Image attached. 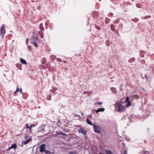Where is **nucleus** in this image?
Masks as SVG:
<instances>
[{
	"label": "nucleus",
	"instance_id": "9b49d317",
	"mask_svg": "<svg viewBox=\"0 0 154 154\" xmlns=\"http://www.w3.org/2000/svg\"><path fill=\"white\" fill-rule=\"evenodd\" d=\"M21 64L20 63H16L15 64L16 66L19 69L21 70L22 69Z\"/></svg>",
	"mask_w": 154,
	"mask_h": 154
},
{
	"label": "nucleus",
	"instance_id": "c9c22d12",
	"mask_svg": "<svg viewBox=\"0 0 154 154\" xmlns=\"http://www.w3.org/2000/svg\"><path fill=\"white\" fill-rule=\"evenodd\" d=\"M20 90V89L19 88L17 87L16 92H19V91Z\"/></svg>",
	"mask_w": 154,
	"mask_h": 154
},
{
	"label": "nucleus",
	"instance_id": "f8f14e48",
	"mask_svg": "<svg viewBox=\"0 0 154 154\" xmlns=\"http://www.w3.org/2000/svg\"><path fill=\"white\" fill-rule=\"evenodd\" d=\"M20 62L22 64H25L27 63V62L26 60L24 59L23 58H20Z\"/></svg>",
	"mask_w": 154,
	"mask_h": 154
},
{
	"label": "nucleus",
	"instance_id": "aec40b11",
	"mask_svg": "<svg viewBox=\"0 0 154 154\" xmlns=\"http://www.w3.org/2000/svg\"><path fill=\"white\" fill-rule=\"evenodd\" d=\"M50 65H51L50 62H48V63L46 64V67L48 69H50Z\"/></svg>",
	"mask_w": 154,
	"mask_h": 154
},
{
	"label": "nucleus",
	"instance_id": "393cba45",
	"mask_svg": "<svg viewBox=\"0 0 154 154\" xmlns=\"http://www.w3.org/2000/svg\"><path fill=\"white\" fill-rule=\"evenodd\" d=\"M136 6L138 8H142L143 7V6L140 5L139 3L137 4Z\"/></svg>",
	"mask_w": 154,
	"mask_h": 154
},
{
	"label": "nucleus",
	"instance_id": "4c0bfd02",
	"mask_svg": "<svg viewBox=\"0 0 154 154\" xmlns=\"http://www.w3.org/2000/svg\"><path fill=\"white\" fill-rule=\"evenodd\" d=\"M5 70L6 72H8L9 70L8 69L6 66L5 67Z\"/></svg>",
	"mask_w": 154,
	"mask_h": 154
},
{
	"label": "nucleus",
	"instance_id": "423d86ee",
	"mask_svg": "<svg viewBox=\"0 0 154 154\" xmlns=\"http://www.w3.org/2000/svg\"><path fill=\"white\" fill-rule=\"evenodd\" d=\"M17 145L16 143H12L11 144V146L9 147L6 150L9 151L12 149H14V150H15V149H17Z\"/></svg>",
	"mask_w": 154,
	"mask_h": 154
},
{
	"label": "nucleus",
	"instance_id": "473e14b6",
	"mask_svg": "<svg viewBox=\"0 0 154 154\" xmlns=\"http://www.w3.org/2000/svg\"><path fill=\"white\" fill-rule=\"evenodd\" d=\"M95 27L97 29H99V30H100L101 29V28H100V27L98 26H97L96 25L95 26Z\"/></svg>",
	"mask_w": 154,
	"mask_h": 154
},
{
	"label": "nucleus",
	"instance_id": "8fccbe9b",
	"mask_svg": "<svg viewBox=\"0 0 154 154\" xmlns=\"http://www.w3.org/2000/svg\"><path fill=\"white\" fill-rule=\"evenodd\" d=\"M28 47L29 48V50H30L31 47L30 46H28Z\"/></svg>",
	"mask_w": 154,
	"mask_h": 154
},
{
	"label": "nucleus",
	"instance_id": "ea45409f",
	"mask_svg": "<svg viewBox=\"0 0 154 154\" xmlns=\"http://www.w3.org/2000/svg\"><path fill=\"white\" fill-rule=\"evenodd\" d=\"M20 92L21 94H23V93L22 92V89L21 88H20Z\"/></svg>",
	"mask_w": 154,
	"mask_h": 154
},
{
	"label": "nucleus",
	"instance_id": "72a5a7b5",
	"mask_svg": "<svg viewBox=\"0 0 154 154\" xmlns=\"http://www.w3.org/2000/svg\"><path fill=\"white\" fill-rule=\"evenodd\" d=\"M63 131L65 132H69V130H68L67 129H66L65 128L63 129Z\"/></svg>",
	"mask_w": 154,
	"mask_h": 154
},
{
	"label": "nucleus",
	"instance_id": "052dcab7",
	"mask_svg": "<svg viewBox=\"0 0 154 154\" xmlns=\"http://www.w3.org/2000/svg\"><path fill=\"white\" fill-rule=\"evenodd\" d=\"M143 78V79H144V77H143V78Z\"/></svg>",
	"mask_w": 154,
	"mask_h": 154
},
{
	"label": "nucleus",
	"instance_id": "e433bc0d",
	"mask_svg": "<svg viewBox=\"0 0 154 154\" xmlns=\"http://www.w3.org/2000/svg\"><path fill=\"white\" fill-rule=\"evenodd\" d=\"M90 117L91 119L92 118V117L91 114H90V115H88V116H87L88 118V117Z\"/></svg>",
	"mask_w": 154,
	"mask_h": 154
},
{
	"label": "nucleus",
	"instance_id": "7ed1b4c3",
	"mask_svg": "<svg viewBox=\"0 0 154 154\" xmlns=\"http://www.w3.org/2000/svg\"><path fill=\"white\" fill-rule=\"evenodd\" d=\"M45 125H41L38 129V133H43L45 132Z\"/></svg>",
	"mask_w": 154,
	"mask_h": 154
},
{
	"label": "nucleus",
	"instance_id": "37998d69",
	"mask_svg": "<svg viewBox=\"0 0 154 154\" xmlns=\"http://www.w3.org/2000/svg\"><path fill=\"white\" fill-rule=\"evenodd\" d=\"M124 154H127V152L126 150H124Z\"/></svg>",
	"mask_w": 154,
	"mask_h": 154
},
{
	"label": "nucleus",
	"instance_id": "603ef678",
	"mask_svg": "<svg viewBox=\"0 0 154 154\" xmlns=\"http://www.w3.org/2000/svg\"><path fill=\"white\" fill-rule=\"evenodd\" d=\"M146 154H149L148 152H146Z\"/></svg>",
	"mask_w": 154,
	"mask_h": 154
},
{
	"label": "nucleus",
	"instance_id": "9d476101",
	"mask_svg": "<svg viewBox=\"0 0 154 154\" xmlns=\"http://www.w3.org/2000/svg\"><path fill=\"white\" fill-rule=\"evenodd\" d=\"M86 121L87 123L88 124V125H93V126L94 125H95L94 124H93V123L90 120L88 119V118L86 119Z\"/></svg>",
	"mask_w": 154,
	"mask_h": 154
},
{
	"label": "nucleus",
	"instance_id": "a18cd8bd",
	"mask_svg": "<svg viewBox=\"0 0 154 154\" xmlns=\"http://www.w3.org/2000/svg\"><path fill=\"white\" fill-rule=\"evenodd\" d=\"M1 152H6V151L5 150H2V151H1Z\"/></svg>",
	"mask_w": 154,
	"mask_h": 154
},
{
	"label": "nucleus",
	"instance_id": "79ce46f5",
	"mask_svg": "<svg viewBox=\"0 0 154 154\" xmlns=\"http://www.w3.org/2000/svg\"><path fill=\"white\" fill-rule=\"evenodd\" d=\"M75 116H77V117H80V115H77V114H75Z\"/></svg>",
	"mask_w": 154,
	"mask_h": 154
},
{
	"label": "nucleus",
	"instance_id": "39448f33",
	"mask_svg": "<svg viewBox=\"0 0 154 154\" xmlns=\"http://www.w3.org/2000/svg\"><path fill=\"white\" fill-rule=\"evenodd\" d=\"M46 144L45 143L42 144L39 146L40 152H44L46 150Z\"/></svg>",
	"mask_w": 154,
	"mask_h": 154
},
{
	"label": "nucleus",
	"instance_id": "bb28decb",
	"mask_svg": "<svg viewBox=\"0 0 154 154\" xmlns=\"http://www.w3.org/2000/svg\"><path fill=\"white\" fill-rule=\"evenodd\" d=\"M46 60V58H43V60H42V64H45V62Z\"/></svg>",
	"mask_w": 154,
	"mask_h": 154
},
{
	"label": "nucleus",
	"instance_id": "a211bd4d",
	"mask_svg": "<svg viewBox=\"0 0 154 154\" xmlns=\"http://www.w3.org/2000/svg\"><path fill=\"white\" fill-rule=\"evenodd\" d=\"M138 20H139L137 18H136V17L131 19V21H132L133 22H137L138 21Z\"/></svg>",
	"mask_w": 154,
	"mask_h": 154
},
{
	"label": "nucleus",
	"instance_id": "a878e982",
	"mask_svg": "<svg viewBox=\"0 0 154 154\" xmlns=\"http://www.w3.org/2000/svg\"><path fill=\"white\" fill-rule=\"evenodd\" d=\"M29 126L27 123L26 124V127L23 128V130L28 129L29 128Z\"/></svg>",
	"mask_w": 154,
	"mask_h": 154
},
{
	"label": "nucleus",
	"instance_id": "0eeeda50",
	"mask_svg": "<svg viewBox=\"0 0 154 154\" xmlns=\"http://www.w3.org/2000/svg\"><path fill=\"white\" fill-rule=\"evenodd\" d=\"M125 108L124 106L120 104L118 109H117V110L119 112H121L124 110Z\"/></svg>",
	"mask_w": 154,
	"mask_h": 154
},
{
	"label": "nucleus",
	"instance_id": "5701e85b",
	"mask_svg": "<svg viewBox=\"0 0 154 154\" xmlns=\"http://www.w3.org/2000/svg\"><path fill=\"white\" fill-rule=\"evenodd\" d=\"M130 101L129 100V98L128 97H127L125 99V103Z\"/></svg>",
	"mask_w": 154,
	"mask_h": 154
},
{
	"label": "nucleus",
	"instance_id": "7c9ffc66",
	"mask_svg": "<svg viewBox=\"0 0 154 154\" xmlns=\"http://www.w3.org/2000/svg\"><path fill=\"white\" fill-rule=\"evenodd\" d=\"M123 83H122L119 86V90H121L122 89V86H123Z\"/></svg>",
	"mask_w": 154,
	"mask_h": 154
},
{
	"label": "nucleus",
	"instance_id": "c85d7f7f",
	"mask_svg": "<svg viewBox=\"0 0 154 154\" xmlns=\"http://www.w3.org/2000/svg\"><path fill=\"white\" fill-rule=\"evenodd\" d=\"M151 17V15H148V16H145L144 17V19H147V18H150V17Z\"/></svg>",
	"mask_w": 154,
	"mask_h": 154
},
{
	"label": "nucleus",
	"instance_id": "c03bdc74",
	"mask_svg": "<svg viewBox=\"0 0 154 154\" xmlns=\"http://www.w3.org/2000/svg\"><path fill=\"white\" fill-rule=\"evenodd\" d=\"M27 137H28V136H27V135H25V136H24V138H25V139H27Z\"/></svg>",
	"mask_w": 154,
	"mask_h": 154
},
{
	"label": "nucleus",
	"instance_id": "6e6552de",
	"mask_svg": "<svg viewBox=\"0 0 154 154\" xmlns=\"http://www.w3.org/2000/svg\"><path fill=\"white\" fill-rule=\"evenodd\" d=\"M31 140V137H30L28 139L26 140L25 141H23L22 142V143H23L24 144L26 145L29 142H30Z\"/></svg>",
	"mask_w": 154,
	"mask_h": 154
},
{
	"label": "nucleus",
	"instance_id": "09e8293b",
	"mask_svg": "<svg viewBox=\"0 0 154 154\" xmlns=\"http://www.w3.org/2000/svg\"><path fill=\"white\" fill-rule=\"evenodd\" d=\"M135 58H131L130 59H129L128 60L129 62H130V60H131V59H134Z\"/></svg>",
	"mask_w": 154,
	"mask_h": 154
},
{
	"label": "nucleus",
	"instance_id": "1a4fd4ad",
	"mask_svg": "<svg viewBox=\"0 0 154 154\" xmlns=\"http://www.w3.org/2000/svg\"><path fill=\"white\" fill-rule=\"evenodd\" d=\"M105 109L103 108H100L95 110V112L98 113L100 112H103L105 111Z\"/></svg>",
	"mask_w": 154,
	"mask_h": 154
},
{
	"label": "nucleus",
	"instance_id": "b1692460",
	"mask_svg": "<svg viewBox=\"0 0 154 154\" xmlns=\"http://www.w3.org/2000/svg\"><path fill=\"white\" fill-rule=\"evenodd\" d=\"M77 152L76 151H71L69 152L70 154H77Z\"/></svg>",
	"mask_w": 154,
	"mask_h": 154
},
{
	"label": "nucleus",
	"instance_id": "6ab92c4d",
	"mask_svg": "<svg viewBox=\"0 0 154 154\" xmlns=\"http://www.w3.org/2000/svg\"><path fill=\"white\" fill-rule=\"evenodd\" d=\"M39 27L40 28V29L41 30V31H44V28L43 27V24L42 23H40L39 25Z\"/></svg>",
	"mask_w": 154,
	"mask_h": 154
},
{
	"label": "nucleus",
	"instance_id": "13d9d810",
	"mask_svg": "<svg viewBox=\"0 0 154 154\" xmlns=\"http://www.w3.org/2000/svg\"><path fill=\"white\" fill-rule=\"evenodd\" d=\"M101 135H103V134H101Z\"/></svg>",
	"mask_w": 154,
	"mask_h": 154
},
{
	"label": "nucleus",
	"instance_id": "f3484780",
	"mask_svg": "<svg viewBox=\"0 0 154 154\" xmlns=\"http://www.w3.org/2000/svg\"><path fill=\"white\" fill-rule=\"evenodd\" d=\"M126 103H127L126 105V107H129L130 106L131 104V101L127 102Z\"/></svg>",
	"mask_w": 154,
	"mask_h": 154
},
{
	"label": "nucleus",
	"instance_id": "2eb2a0df",
	"mask_svg": "<svg viewBox=\"0 0 154 154\" xmlns=\"http://www.w3.org/2000/svg\"><path fill=\"white\" fill-rule=\"evenodd\" d=\"M105 152L106 154H112V152L110 150H106Z\"/></svg>",
	"mask_w": 154,
	"mask_h": 154
},
{
	"label": "nucleus",
	"instance_id": "dca6fc26",
	"mask_svg": "<svg viewBox=\"0 0 154 154\" xmlns=\"http://www.w3.org/2000/svg\"><path fill=\"white\" fill-rule=\"evenodd\" d=\"M60 134H61L63 136H66V134L65 133H62V132H58L57 133V136H59Z\"/></svg>",
	"mask_w": 154,
	"mask_h": 154
},
{
	"label": "nucleus",
	"instance_id": "a19ab883",
	"mask_svg": "<svg viewBox=\"0 0 154 154\" xmlns=\"http://www.w3.org/2000/svg\"><path fill=\"white\" fill-rule=\"evenodd\" d=\"M97 103L99 104V105H101V104H102V103L101 102H97Z\"/></svg>",
	"mask_w": 154,
	"mask_h": 154
},
{
	"label": "nucleus",
	"instance_id": "49530a36",
	"mask_svg": "<svg viewBox=\"0 0 154 154\" xmlns=\"http://www.w3.org/2000/svg\"><path fill=\"white\" fill-rule=\"evenodd\" d=\"M140 57H144V55H140Z\"/></svg>",
	"mask_w": 154,
	"mask_h": 154
},
{
	"label": "nucleus",
	"instance_id": "4d7b16f0",
	"mask_svg": "<svg viewBox=\"0 0 154 154\" xmlns=\"http://www.w3.org/2000/svg\"><path fill=\"white\" fill-rule=\"evenodd\" d=\"M77 126V127H79V125H78V126Z\"/></svg>",
	"mask_w": 154,
	"mask_h": 154
},
{
	"label": "nucleus",
	"instance_id": "cd10ccee",
	"mask_svg": "<svg viewBox=\"0 0 154 154\" xmlns=\"http://www.w3.org/2000/svg\"><path fill=\"white\" fill-rule=\"evenodd\" d=\"M56 59V60L59 62H62V60L61 58H55V59Z\"/></svg>",
	"mask_w": 154,
	"mask_h": 154
},
{
	"label": "nucleus",
	"instance_id": "20e7f679",
	"mask_svg": "<svg viewBox=\"0 0 154 154\" xmlns=\"http://www.w3.org/2000/svg\"><path fill=\"white\" fill-rule=\"evenodd\" d=\"M0 35L3 37L5 33V27L4 25H2L0 29Z\"/></svg>",
	"mask_w": 154,
	"mask_h": 154
},
{
	"label": "nucleus",
	"instance_id": "de8ad7c7",
	"mask_svg": "<svg viewBox=\"0 0 154 154\" xmlns=\"http://www.w3.org/2000/svg\"><path fill=\"white\" fill-rule=\"evenodd\" d=\"M145 78L146 79H147V75H145Z\"/></svg>",
	"mask_w": 154,
	"mask_h": 154
},
{
	"label": "nucleus",
	"instance_id": "864d4df0",
	"mask_svg": "<svg viewBox=\"0 0 154 154\" xmlns=\"http://www.w3.org/2000/svg\"><path fill=\"white\" fill-rule=\"evenodd\" d=\"M99 154H103V153H101V152H100V153H99Z\"/></svg>",
	"mask_w": 154,
	"mask_h": 154
},
{
	"label": "nucleus",
	"instance_id": "2f4dec72",
	"mask_svg": "<svg viewBox=\"0 0 154 154\" xmlns=\"http://www.w3.org/2000/svg\"><path fill=\"white\" fill-rule=\"evenodd\" d=\"M36 125H34V124H31L30 126L32 128H33L34 127H35Z\"/></svg>",
	"mask_w": 154,
	"mask_h": 154
},
{
	"label": "nucleus",
	"instance_id": "5fc2aeb1",
	"mask_svg": "<svg viewBox=\"0 0 154 154\" xmlns=\"http://www.w3.org/2000/svg\"><path fill=\"white\" fill-rule=\"evenodd\" d=\"M16 91L14 93V94H15V93H16Z\"/></svg>",
	"mask_w": 154,
	"mask_h": 154
},
{
	"label": "nucleus",
	"instance_id": "412c9836",
	"mask_svg": "<svg viewBox=\"0 0 154 154\" xmlns=\"http://www.w3.org/2000/svg\"><path fill=\"white\" fill-rule=\"evenodd\" d=\"M44 152H45V153L46 154H51V152L50 151L48 150H45Z\"/></svg>",
	"mask_w": 154,
	"mask_h": 154
},
{
	"label": "nucleus",
	"instance_id": "3c124183",
	"mask_svg": "<svg viewBox=\"0 0 154 154\" xmlns=\"http://www.w3.org/2000/svg\"><path fill=\"white\" fill-rule=\"evenodd\" d=\"M81 115L82 116H83L84 115V113L83 112H81Z\"/></svg>",
	"mask_w": 154,
	"mask_h": 154
},
{
	"label": "nucleus",
	"instance_id": "680f3d73",
	"mask_svg": "<svg viewBox=\"0 0 154 154\" xmlns=\"http://www.w3.org/2000/svg\"><path fill=\"white\" fill-rule=\"evenodd\" d=\"M100 1V0H99Z\"/></svg>",
	"mask_w": 154,
	"mask_h": 154
},
{
	"label": "nucleus",
	"instance_id": "f257e3e1",
	"mask_svg": "<svg viewBox=\"0 0 154 154\" xmlns=\"http://www.w3.org/2000/svg\"><path fill=\"white\" fill-rule=\"evenodd\" d=\"M93 128L95 133H101V126H100L97 125L95 124L94 125Z\"/></svg>",
	"mask_w": 154,
	"mask_h": 154
},
{
	"label": "nucleus",
	"instance_id": "c756f323",
	"mask_svg": "<svg viewBox=\"0 0 154 154\" xmlns=\"http://www.w3.org/2000/svg\"><path fill=\"white\" fill-rule=\"evenodd\" d=\"M110 28H111V30L112 31H114L115 30L114 27V26H113V25H111Z\"/></svg>",
	"mask_w": 154,
	"mask_h": 154
},
{
	"label": "nucleus",
	"instance_id": "ddd939ff",
	"mask_svg": "<svg viewBox=\"0 0 154 154\" xmlns=\"http://www.w3.org/2000/svg\"><path fill=\"white\" fill-rule=\"evenodd\" d=\"M32 43L36 48H37L38 47V43L35 40L32 41Z\"/></svg>",
	"mask_w": 154,
	"mask_h": 154
},
{
	"label": "nucleus",
	"instance_id": "f03ea898",
	"mask_svg": "<svg viewBox=\"0 0 154 154\" xmlns=\"http://www.w3.org/2000/svg\"><path fill=\"white\" fill-rule=\"evenodd\" d=\"M87 131L85 130L84 128L81 127L78 130V132L79 133H81L84 134V136H85L86 137L87 136Z\"/></svg>",
	"mask_w": 154,
	"mask_h": 154
},
{
	"label": "nucleus",
	"instance_id": "6e6d98bb",
	"mask_svg": "<svg viewBox=\"0 0 154 154\" xmlns=\"http://www.w3.org/2000/svg\"><path fill=\"white\" fill-rule=\"evenodd\" d=\"M4 76L5 77L6 75L5 74H4Z\"/></svg>",
	"mask_w": 154,
	"mask_h": 154
},
{
	"label": "nucleus",
	"instance_id": "f704fd0d",
	"mask_svg": "<svg viewBox=\"0 0 154 154\" xmlns=\"http://www.w3.org/2000/svg\"><path fill=\"white\" fill-rule=\"evenodd\" d=\"M47 99L49 100H51V96H48L47 97Z\"/></svg>",
	"mask_w": 154,
	"mask_h": 154
},
{
	"label": "nucleus",
	"instance_id": "4468645a",
	"mask_svg": "<svg viewBox=\"0 0 154 154\" xmlns=\"http://www.w3.org/2000/svg\"><path fill=\"white\" fill-rule=\"evenodd\" d=\"M110 90L113 93L115 94L117 92L116 88L114 87H111L110 88Z\"/></svg>",
	"mask_w": 154,
	"mask_h": 154
},
{
	"label": "nucleus",
	"instance_id": "58836bf2",
	"mask_svg": "<svg viewBox=\"0 0 154 154\" xmlns=\"http://www.w3.org/2000/svg\"><path fill=\"white\" fill-rule=\"evenodd\" d=\"M28 129H29L30 131L31 130H32V128L30 126H29V128H28Z\"/></svg>",
	"mask_w": 154,
	"mask_h": 154
},
{
	"label": "nucleus",
	"instance_id": "bf43d9fd",
	"mask_svg": "<svg viewBox=\"0 0 154 154\" xmlns=\"http://www.w3.org/2000/svg\"><path fill=\"white\" fill-rule=\"evenodd\" d=\"M85 91H84V93L85 94Z\"/></svg>",
	"mask_w": 154,
	"mask_h": 154
},
{
	"label": "nucleus",
	"instance_id": "4be33fe9",
	"mask_svg": "<svg viewBox=\"0 0 154 154\" xmlns=\"http://www.w3.org/2000/svg\"><path fill=\"white\" fill-rule=\"evenodd\" d=\"M38 34L41 38H43V35L41 31H39L38 32Z\"/></svg>",
	"mask_w": 154,
	"mask_h": 154
}]
</instances>
